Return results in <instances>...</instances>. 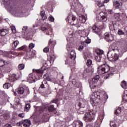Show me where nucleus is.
Here are the masks:
<instances>
[{
	"instance_id": "a19ab883",
	"label": "nucleus",
	"mask_w": 127,
	"mask_h": 127,
	"mask_svg": "<svg viewBox=\"0 0 127 127\" xmlns=\"http://www.w3.org/2000/svg\"><path fill=\"white\" fill-rule=\"evenodd\" d=\"M26 30H27V26H24L22 29V35H24V34H25Z\"/></svg>"
},
{
	"instance_id": "c03bdc74",
	"label": "nucleus",
	"mask_w": 127,
	"mask_h": 127,
	"mask_svg": "<svg viewBox=\"0 0 127 127\" xmlns=\"http://www.w3.org/2000/svg\"><path fill=\"white\" fill-rule=\"evenodd\" d=\"M0 41L2 44H5L6 43V39L5 38H2L0 39Z\"/></svg>"
},
{
	"instance_id": "3c124183",
	"label": "nucleus",
	"mask_w": 127,
	"mask_h": 127,
	"mask_svg": "<svg viewBox=\"0 0 127 127\" xmlns=\"http://www.w3.org/2000/svg\"><path fill=\"white\" fill-rule=\"evenodd\" d=\"M71 48H72V47L71 46V45L69 44H67L66 45V50L68 52L70 51L71 50Z\"/></svg>"
},
{
	"instance_id": "393cba45",
	"label": "nucleus",
	"mask_w": 127,
	"mask_h": 127,
	"mask_svg": "<svg viewBox=\"0 0 127 127\" xmlns=\"http://www.w3.org/2000/svg\"><path fill=\"white\" fill-rule=\"evenodd\" d=\"M15 80H17V77H16V74H13L11 75V77L9 78V81L10 82H14Z\"/></svg>"
},
{
	"instance_id": "603ef678",
	"label": "nucleus",
	"mask_w": 127,
	"mask_h": 127,
	"mask_svg": "<svg viewBox=\"0 0 127 127\" xmlns=\"http://www.w3.org/2000/svg\"><path fill=\"white\" fill-rule=\"evenodd\" d=\"M10 124L12 125V126H15L16 125V122H15V119H13L12 120V121H10Z\"/></svg>"
},
{
	"instance_id": "de8ad7c7",
	"label": "nucleus",
	"mask_w": 127,
	"mask_h": 127,
	"mask_svg": "<svg viewBox=\"0 0 127 127\" xmlns=\"http://www.w3.org/2000/svg\"><path fill=\"white\" fill-rule=\"evenodd\" d=\"M122 49L123 52H127V45H125L123 47H122Z\"/></svg>"
},
{
	"instance_id": "dca6fc26",
	"label": "nucleus",
	"mask_w": 127,
	"mask_h": 127,
	"mask_svg": "<svg viewBox=\"0 0 127 127\" xmlns=\"http://www.w3.org/2000/svg\"><path fill=\"white\" fill-rule=\"evenodd\" d=\"M72 84L74 85V87H76V88H80L82 86L81 82L78 80H76L75 79H72Z\"/></svg>"
},
{
	"instance_id": "9d476101",
	"label": "nucleus",
	"mask_w": 127,
	"mask_h": 127,
	"mask_svg": "<svg viewBox=\"0 0 127 127\" xmlns=\"http://www.w3.org/2000/svg\"><path fill=\"white\" fill-rule=\"evenodd\" d=\"M104 39L107 41V42L111 43L114 40V36L109 33H106L104 34Z\"/></svg>"
},
{
	"instance_id": "7c9ffc66",
	"label": "nucleus",
	"mask_w": 127,
	"mask_h": 127,
	"mask_svg": "<svg viewBox=\"0 0 127 127\" xmlns=\"http://www.w3.org/2000/svg\"><path fill=\"white\" fill-rule=\"evenodd\" d=\"M122 113V109L120 107H118L115 111V114L117 116H119L120 114Z\"/></svg>"
},
{
	"instance_id": "9b49d317",
	"label": "nucleus",
	"mask_w": 127,
	"mask_h": 127,
	"mask_svg": "<svg viewBox=\"0 0 127 127\" xmlns=\"http://www.w3.org/2000/svg\"><path fill=\"white\" fill-rule=\"evenodd\" d=\"M39 79L38 77V78H36V76L33 75L32 74H30L27 77V80L29 83H34Z\"/></svg>"
},
{
	"instance_id": "a211bd4d",
	"label": "nucleus",
	"mask_w": 127,
	"mask_h": 127,
	"mask_svg": "<svg viewBox=\"0 0 127 127\" xmlns=\"http://www.w3.org/2000/svg\"><path fill=\"white\" fill-rule=\"evenodd\" d=\"M26 52H27L26 54L27 56L28 57V58L32 59V58H33V57H34V55H35V54L31 51V50H26Z\"/></svg>"
},
{
	"instance_id": "c756f323",
	"label": "nucleus",
	"mask_w": 127,
	"mask_h": 127,
	"mask_svg": "<svg viewBox=\"0 0 127 127\" xmlns=\"http://www.w3.org/2000/svg\"><path fill=\"white\" fill-rule=\"evenodd\" d=\"M95 52L96 54H97V56H102L103 55V53H104V51L100 49L96 50Z\"/></svg>"
},
{
	"instance_id": "7ed1b4c3",
	"label": "nucleus",
	"mask_w": 127,
	"mask_h": 127,
	"mask_svg": "<svg viewBox=\"0 0 127 127\" xmlns=\"http://www.w3.org/2000/svg\"><path fill=\"white\" fill-rule=\"evenodd\" d=\"M96 118V114L93 112H86L84 114V117H83V120L86 122V123H93Z\"/></svg>"
},
{
	"instance_id": "79ce46f5",
	"label": "nucleus",
	"mask_w": 127,
	"mask_h": 127,
	"mask_svg": "<svg viewBox=\"0 0 127 127\" xmlns=\"http://www.w3.org/2000/svg\"><path fill=\"white\" fill-rule=\"evenodd\" d=\"M110 125L111 127H117V125L114 121H111Z\"/></svg>"
},
{
	"instance_id": "052dcab7",
	"label": "nucleus",
	"mask_w": 127,
	"mask_h": 127,
	"mask_svg": "<svg viewBox=\"0 0 127 127\" xmlns=\"http://www.w3.org/2000/svg\"><path fill=\"white\" fill-rule=\"evenodd\" d=\"M89 86H90V88L91 89H95V88L97 87V86H96V85H92V84H91V83L89 84Z\"/></svg>"
},
{
	"instance_id": "774afa93",
	"label": "nucleus",
	"mask_w": 127,
	"mask_h": 127,
	"mask_svg": "<svg viewBox=\"0 0 127 127\" xmlns=\"http://www.w3.org/2000/svg\"><path fill=\"white\" fill-rule=\"evenodd\" d=\"M65 64H70V61H69V59L67 58L66 61H65Z\"/></svg>"
},
{
	"instance_id": "39448f33",
	"label": "nucleus",
	"mask_w": 127,
	"mask_h": 127,
	"mask_svg": "<svg viewBox=\"0 0 127 127\" xmlns=\"http://www.w3.org/2000/svg\"><path fill=\"white\" fill-rule=\"evenodd\" d=\"M41 29L46 35H50V37L53 36V35H52V29L50 27V25L48 24H43Z\"/></svg>"
},
{
	"instance_id": "e433bc0d",
	"label": "nucleus",
	"mask_w": 127,
	"mask_h": 127,
	"mask_svg": "<svg viewBox=\"0 0 127 127\" xmlns=\"http://www.w3.org/2000/svg\"><path fill=\"white\" fill-rule=\"evenodd\" d=\"M102 59V56H96L95 60L96 62H101V60Z\"/></svg>"
},
{
	"instance_id": "ddd939ff",
	"label": "nucleus",
	"mask_w": 127,
	"mask_h": 127,
	"mask_svg": "<svg viewBox=\"0 0 127 127\" xmlns=\"http://www.w3.org/2000/svg\"><path fill=\"white\" fill-rule=\"evenodd\" d=\"M73 127H83V123L79 120H75L72 124Z\"/></svg>"
},
{
	"instance_id": "5fc2aeb1",
	"label": "nucleus",
	"mask_w": 127,
	"mask_h": 127,
	"mask_svg": "<svg viewBox=\"0 0 127 127\" xmlns=\"http://www.w3.org/2000/svg\"><path fill=\"white\" fill-rule=\"evenodd\" d=\"M92 40H91L89 37L87 38L86 40H85V43H87V44H90V42H91Z\"/></svg>"
},
{
	"instance_id": "49530a36",
	"label": "nucleus",
	"mask_w": 127,
	"mask_h": 127,
	"mask_svg": "<svg viewBox=\"0 0 127 127\" xmlns=\"http://www.w3.org/2000/svg\"><path fill=\"white\" fill-rule=\"evenodd\" d=\"M118 34L119 35H124L125 34V32L121 29H119L118 31Z\"/></svg>"
},
{
	"instance_id": "412c9836",
	"label": "nucleus",
	"mask_w": 127,
	"mask_h": 127,
	"mask_svg": "<svg viewBox=\"0 0 127 127\" xmlns=\"http://www.w3.org/2000/svg\"><path fill=\"white\" fill-rule=\"evenodd\" d=\"M8 33V30L4 28L0 29V36H4Z\"/></svg>"
},
{
	"instance_id": "4c0bfd02",
	"label": "nucleus",
	"mask_w": 127,
	"mask_h": 127,
	"mask_svg": "<svg viewBox=\"0 0 127 127\" xmlns=\"http://www.w3.org/2000/svg\"><path fill=\"white\" fill-rule=\"evenodd\" d=\"M5 63H6L5 61L3 60H0V67H2V66H4V65H5Z\"/></svg>"
},
{
	"instance_id": "4be33fe9",
	"label": "nucleus",
	"mask_w": 127,
	"mask_h": 127,
	"mask_svg": "<svg viewBox=\"0 0 127 127\" xmlns=\"http://www.w3.org/2000/svg\"><path fill=\"white\" fill-rule=\"evenodd\" d=\"M62 100V98L61 97V96L60 95L58 94L56 96V98H55L54 100H53L51 102V103H54L55 104H57L59 101H61Z\"/></svg>"
},
{
	"instance_id": "f704fd0d",
	"label": "nucleus",
	"mask_w": 127,
	"mask_h": 127,
	"mask_svg": "<svg viewBox=\"0 0 127 127\" xmlns=\"http://www.w3.org/2000/svg\"><path fill=\"white\" fill-rule=\"evenodd\" d=\"M29 109H30V103L26 104L25 106V111L28 112Z\"/></svg>"
},
{
	"instance_id": "6e6d98bb",
	"label": "nucleus",
	"mask_w": 127,
	"mask_h": 127,
	"mask_svg": "<svg viewBox=\"0 0 127 127\" xmlns=\"http://www.w3.org/2000/svg\"><path fill=\"white\" fill-rule=\"evenodd\" d=\"M3 118L5 120H8V119H9V118H10L9 115L4 114L3 115Z\"/></svg>"
},
{
	"instance_id": "5701e85b",
	"label": "nucleus",
	"mask_w": 127,
	"mask_h": 127,
	"mask_svg": "<svg viewBox=\"0 0 127 127\" xmlns=\"http://www.w3.org/2000/svg\"><path fill=\"white\" fill-rule=\"evenodd\" d=\"M101 66H102V68H103L105 73H108V72H109L110 70V66L107 64H101Z\"/></svg>"
},
{
	"instance_id": "bb28decb",
	"label": "nucleus",
	"mask_w": 127,
	"mask_h": 127,
	"mask_svg": "<svg viewBox=\"0 0 127 127\" xmlns=\"http://www.w3.org/2000/svg\"><path fill=\"white\" fill-rule=\"evenodd\" d=\"M113 5L116 8H119L120 7V5H121V4L118 0H114L113 1Z\"/></svg>"
},
{
	"instance_id": "ea45409f",
	"label": "nucleus",
	"mask_w": 127,
	"mask_h": 127,
	"mask_svg": "<svg viewBox=\"0 0 127 127\" xmlns=\"http://www.w3.org/2000/svg\"><path fill=\"white\" fill-rule=\"evenodd\" d=\"M109 28L111 31H115V25L113 23L111 24H110Z\"/></svg>"
},
{
	"instance_id": "cd10ccee",
	"label": "nucleus",
	"mask_w": 127,
	"mask_h": 127,
	"mask_svg": "<svg viewBox=\"0 0 127 127\" xmlns=\"http://www.w3.org/2000/svg\"><path fill=\"white\" fill-rule=\"evenodd\" d=\"M99 80H100V75H97L93 78V83H97L99 81Z\"/></svg>"
},
{
	"instance_id": "0e129e2a",
	"label": "nucleus",
	"mask_w": 127,
	"mask_h": 127,
	"mask_svg": "<svg viewBox=\"0 0 127 127\" xmlns=\"http://www.w3.org/2000/svg\"><path fill=\"white\" fill-rule=\"evenodd\" d=\"M98 5L99 6V7H101V6H104V4L102 2H99L98 3Z\"/></svg>"
},
{
	"instance_id": "0eeeda50",
	"label": "nucleus",
	"mask_w": 127,
	"mask_h": 127,
	"mask_svg": "<svg viewBox=\"0 0 127 127\" xmlns=\"http://www.w3.org/2000/svg\"><path fill=\"white\" fill-rule=\"evenodd\" d=\"M67 18L68 19V23H70L71 25H78L79 24V21L75 16L71 15L68 16Z\"/></svg>"
},
{
	"instance_id": "6ab92c4d",
	"label": "nucleus",
	"mask_w": 127,
	"mask_h": 127,
	"mask_svg": "<svg viewBox=\"0 0 127 127\" xmlns=\"http://www.w3.org/2000/svg\"><path fill=\"white\" fill-rule=\"evenodd\" d=\"M47 110H48V112L50 113H53V112H55L57 109L54 107V105H51L46 107Z\"/></svg>"
},
{
	"instance_id": "aec40b11",
	"label": "nucleus",
	"mask_w": 127,
	"mask_h": 127,
	"mask_svg": "<svg viewBox=\"0 0 127 127\" xmlns=\"http://www.w3.org/2000/svg\"><path fill=\"white\" fill-rule=\"evenodd\" d=\"M44 112V109L42 107H37L36 108V113L38 115L40 116V115H42Z\"/></svg>"
},
{
	"instance_id": "c9c22d12",
	"label": "nucleus",
	"mask_w": 127,
	"mask_h": 127,
	"mask_svg": "<svg viewBox=\"0 0 127 127\" xmlns=\"http://www.w3.org/2000/svg\"><path fill=\"white\" fill-rule=\"evenodd\" d=\"M24 67H25L24 64H19L18 66V68L19 70H23V69H24Z\"/></svg>"
},
{
	"instance_id": "338daca9",
	"label": "nucleus",
	"mask_w": 127,
	"mask_h": 127,
	"mask_svg": "<svg viewBox=\"0 0 127 127\" xmlns=\"http://www.w3.org/2000/svg\"><path fill=\"white\" fill-rule=\"evenodd\" d=\"M25 48V46H23L21 47H19L18 49V50H23V49Z\"/></svg>"
},
{
	"instance_id": "680f3d73",
	"label": "nucleus",
	"mask_w": 127,
	"mask_h": 127,
	"mask_svg": "<svg viewBox=\"0 0 127 127\" xmlns=\"http://www.w3.org/2000/svg\"><path fill=\"white\" fill-rule=\"evenodd\" d=\"M78 49L79 51H82V50H83V49H84V46H83L82 45L79 46Z\"/></svg>"
},
{
	"instance_id": "a878e982",
	"label": "nucleus",
	"mask_w": 127,
	"mask_h": 127,
	"mask_svg": "<svg viewBox=\"0 0 127 127\" xmlns=\"http://www.w3.org/2000/svg\"><path fill=\"white\" fill-rule=\"evenodd\" d=\"M92 31L95 33H99L100 32V28H98L97 26L94 25L92 27Z\"/></svg>"
},
{
	"instance_id": "f8f14e48",
	"label": "nucleus",
	"mask_w": 127,
	"mask_h": 127,
	"mask_svg": "<svg viewBox=\"0 0 127 127\" xmlns=\"http://www.w3.org/2000/svg\"><path fill=\"white\" fill-rule=\"evenodd\" d=\"M40 88H41V89H47L48 91H50L51 89L49 86V85H48V83H47V81L45 80L42 82V84L40 85Z\"/></svg>"
},
{
	"instance_id": "20e7f679",
	"label": "nucleus",
	"mask_w": 127,
	"mask_h": 127,
	"mask_svg": "<svg viewBox=\"0 0 127 127\" xmlns=\"http://www.w3.org/2000/svg\"><path fill=\"white\" fill-rule=\"evenodd\" d=\"M107 57L110 61H117L120 58V51L118 52H110L107 54Z\"/></svg>"
},
{
	"instance_id": "58836bf2",
	"label": "nucleus",
	"mask_w": 127,
	"mask_h": 127,
	"mask_svg": "<svg viewBox=\"0 0 127 127\" xmlns=\"http://www.w3.org/2000/svg\"><path fill=\"white\" fill-rule=\"evenodd\" d=\"M121 87L123 88V89H126L127 88V82L126 81H123L122 82Z\"/></svg>"
},
{
	"instance_id": "a18cd8bd",
	"label": "nucleus",
	"mask_w": 127,
	"mask_h": 127,
	"mask_svg": "<svg viewBox=\"0 0 127 127\" xmlns=\"http://www.w3.org/2000/svg\"><path fill=\"white\" fill-rule=\"evenodd\" d=\"M34 46H35V44H33V43H30L29 45V50H30L31 49H32L33 48H34Z\"/></svg>"
},
{
	"instance_id": "2f4dec72",
	"label": "nucleus",
	"mask_w": 127,
	"mask_h": 127,
	"mask_svg": "<svg viewBox=\"0 0 127 127\" xmlns=\"http://www.w3.org/2000/svg\"><path fill=\"white\" fill-rule=\"evenodd\" d=\"M11 86L10 83L7 82L3 85V88H4V89H8Z\"/></svg>"
},
{
	"instance_id": "423d86ee",
	"label": "nucleus",
	"mask_w": 127,
	"mask_h": 127,
	"mask_svg": "<svg viewBox=\"0 0 127 127\" xmlns=\"http://www.w3.org/2000/svg\"><path fill=\"white\" fill-rule=\"evenodd\" d=\"M99 15V16H96V21H97V22H100V21H102L103 22L108 21V17H107L108 14L107 13L100 12Z\"/></svg>"
},
{
	"instance_id": "864d4df0",
	"label": "nucleus",
	"mask_w": 127,
	"mask_h": 127,
	"mask_svg": "<svg viewBox=\"0 0 127 127\" xmlns=\"http://www.w3.org/2000/svg\"><path fill=\"white\" fill-rule=\"evenodd\" d=\"M49 52V48L48 47H45L43 49V52H45V53H47V52Z\"/></svg>"
},
{
	"instance_id": "f03ea898",
	"label": "nucleus",
	"mask_w": 127,
	"mask_h": 127,
	"mask_svg": "<svg viewBox=\"0 0 127 127\" xmlns=\"http://www.w3.org/2000/svg\"><path fill=\"white\" fill-rule=\"evenodd\" d=\"M10 13L13 16L17 17H22L23 16L24 12L22 9H20L19 7H11L10 9Z\"/></svg>"
},
{
	"instance_id": "f3484780",
	"label": "nucleus",
	"mask_w": 127,
	"mask_h": 127,
	"mask_svg": "<svg viewBox=\"0 0 127 127\" xmlns=\"http://www.w3.org/2000/svg\"><path fill=\"white\" fill-rule=\"evenodd\" d=\"M69 59L72 60L76 59V52L74 50H71V51L69 54Z\"/></svg>"
},
{
	"instance_id": "37998d69",
	"label": "nucleus",
	"mask_w": 127,
	"mask_h": 127,
	"mask_svg": "<svg viewBox=\"0 0 127 127\" xmlns=\"http://www.w3.org/2000/svg\"><path fill=\"white\" fill-rule=\"evenodd\" d=\"M79 19L81 20L82 23H85V22H86V17H85V16L80 17Z\"/></svg>"
},
{
	"instance_id": "bf43d9fd",
	"label": "nucleus",
	"mask_w": 127,
	"mask_h": 127,
	"mask_svg": "<svg viewBox=\"0 0 127 127\" xmlns=\"http://www.w3.org/2000/svg\"><path fill=\"white\" fill-rule=\"evenodd\" d=\"M18 117L23 119V118H24V117H25V114L24 113H20L18 115Z\"/></svg>"
},
{
	"instance_id": "72a5a7b5",
	"label": "nucleus",
	"mask_w": 127,
	"mask_h": 127,
	"mask_svg": "<svg viewBox=\"0 0 127 127\" xmlns=\"http://www.w3.org/2000/svg\"><path fill=\"white\" fill-rule=\"evenodd\" d=\"M92 64H93V61H92V60H87L86 62L87 66H88V67H90V66H92Z\"/></svg>"
},
{
	"instance_id": "b1692460",
	"label": "nucleus",
	"mask_w": 127,
	"mask_h": 127,
	"mask_svg": "<svg viewBox=\"0 0 127 127\" xmlns=\"http://www.w3.org/2000/svg\"><path fill=\"white\" fill-rule=\"evenodd\" d=\"M97 73L99 74L100 75H103V74H105V71L104 70V69L103 68V66H102V64L98 66L97 68Z\"/></svg>"
},
{
	"instance_id": "c85d7f7f",
	"label": "nucleus",
	"mask_w": 127,
	"mask_h": 127,
	"mask_svg": "<svg viewBox=\"0 0 127 127\" xmlns=\"http://www.w3.org/2000/svg\"><path fill=\"white\" fill-rule=\"evenodd\" d=\"M40 14L43 20H45V19H46V18H47V17L46 16V14H45V11L43 10L41 11Z\"/></svg>"
},
{
	"instance_id": "09e8293b",
	"label": "nucleus",
	"mask_w": 127,
	"mask_h": 127,
	"mask_svg": "<svg viewBox=\"0 0 127 127\" xmlns=\"http://www.w3.org/2000/svg\"><path fill=\"white\" fill-rule=\"evenodd\" d=\"M23 124V122H22V120L21 121H19V122H17V123H16V126H17V127H21V126H22Z\"/></svg>"
},
{
	"instance_id": "e2e57ef3",
	"label": "nucleus",
	"mask_w": 127,
	"mask_h": 127,
	"mask_svg": "<svg viewBox=\"0 0 127 127\" xmlns=\"http://www.w3.org/2000/svg\"><path fill=\"white\" fill-rule=\"evenodd\" d=\"M36 72L37 73H38L39 74H40V73H43V70H40V69H36Z\"/></svg>"
},
{
	"instance_id": "69168bd1",
	"label": "nucleus",
	"mask_w": 127,
	"mask_h": 127,
	"mask_svg": "<svg viewBox=\"0 0 127 127\" xmlns=\"http://www.w3.org/2000/svg\"><path fill=\"white\" fill-rule=\"evenodd\" d=\"M108 12L109 14H113V13H114V11H113V10L112 9L108 10Z\"/></svg>"
},
{
	"instance_id": "473e14b6",
	"label": "nucleus",
	"mask_w": 127,
	"mask_h": 127,
	"mask_svg": "<svg viewBox=\"0 0 127 127\" xmlns=\"http://www.w3.org/2000/svg\"><path fill=\"white\" fill-rule=\"evenodd\" d=\"M19 44V42L17 40L13 42V43L12 44V46L13 48H15Z\"/></svg>"
},
{
	"instance_id": "8fccbe9b",
	"label": "nucleus",
	"mask_w": 127,
	"mask_h": 127,
	"mask_svg": "<svg viewBox=\"0 0 127 127\" xmlns=\"http://www.w3.org/2000/svg\"><path fill=\"white\" fill-rule=\"evenodd\" d=\"M11 29L13 33H15L16 32V28H15V26H12L11 27Z\"/></svg>"
},
{
	"instance_id": "1a4fd4ad",
	"label": "nucleus",
	"mask_w": 127,
	"mask_h": 127,
	"mask_svg": "<svg viewBox=\"0 0 127 127\" xmlns=\"http://www.w3.org/2000/svg\"><path fill=\"white\" fill-rule=\"evenodd\" d=\"M18 94H19V95H23V94L25 95V96H27V95H29L30 92H29V89L27 88L26 89H24L23 87H20L18 89Z\"/></svg>"
},
{
	"instance_id": "4d7b16f0",
	"label": "nucleus",
	"mask_w": 127,
	"mask_h": 127,
	"mask_svg": "<svg viewBox=\"0 0 127 127\" xmlns=\"http://www.w3.org/2000/svg\"><path fill=\"white\" fill-rule=\"evenodd\" d=\"M49 20H50V21H51L52 22H54L55 19H54V17L51 15H50L49 17Z\"/></svg>"
},
{
	"instance_id": "2eb2a0df",
	"label": "nucleus",
	"mask_w": 127,
	"mask_h": 127,
	"mask_svg": "<svg viewBox=\"0 0 127 127\" xmlns=\"http://www.w3.org/2000/svg\"><path fill=\"white\" fill-rule=\"evenodd\" d=\"M23 122V127H29L31 125V122L28 119H25L22 120Z\"/></svg>"
},
{
	"instance_id": "4468645a",
	"label": "nucleus",
	"mask_w": 127,
	"mask_h": 127,
	"mask_svg": "<svg viewBox=\"0 0 127 127\" xmlns=\"http://www.w3.org/2000/svg\"><path fill=\"white\" fill-rule=\"evenodd\" d=\"M110 48L112 50L111 52H118V51H120L119 48L117 46V44L115 43L111 44Z\"/></svg>"
},
{
	"instance_id": "6e6552de",
	"label": "nucleus",
	"mask_w": 127,
	"mask_h": 127,
	"mask_svg": "<svg viewBox=\"0 0 127 127\" xmlns=\"http://www.w3.org/2000/svg\"><path fill=\"white\" fill-rule=\"evenodd\" d=\"M81 106H82V104L80 102H79L78 104L75 105V109L79 110L78 111V114L83 115L84 112L86 111V108L81 107Z\"/></svg>"
},
{
	"instance_id": "f257e3e1",
	"label": "nucleus",
	"mask_w": 127,
	"mask_h": 127,
	"mask_svg": "<svg viewBox=\"0 0 127 127\" xmlns=\"http://www.w3.org/2000/svg\"><path fill=\"white\" fill-rule=\"evenodd\" d=\"M104 100L103 97V94L100 91H95L92 94V96L90 97V104L92 107L96 106V102L97 104H99L100 102Z\"/></svg>"
},
{
	"instance_id": "13d9d810",
	"label": "nucleus",
	"mask_w": 127,
	"mask_h": 127,
	"mask_svg": "<svg viewBox=\"0 0 127 127\" xmlns=\"http://www.w3.org/2000/svg\"><path fill=\"white\" fill-rule=\"evenodd\" d=\"M3 127H12V126H11V124H8V123H6L5 124H4L3 126Z\"/></svg>"
}]
</instances>
